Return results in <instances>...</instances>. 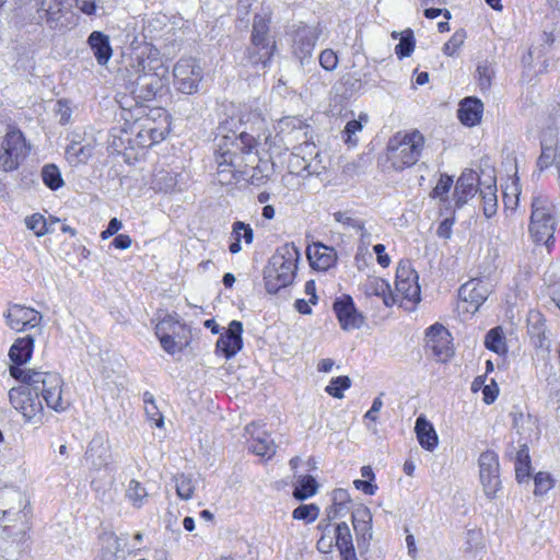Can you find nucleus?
<instances>
[{
    "mask_svg": "<svg viewBox=\"0 0 560 560\" xmlns=\"http://www.w3.org/2000/svg\"><path fill=\"white\" fill-rule=\"evenodd\" d=\"M257 140L247 132L219 135L215 138V162L219 172L242 168L257 161Z\"/></svg>",
    "mask_w": 560,
    "mask_h": 560,
    "instance_id": "f257e3e1",
    "label": "nucleus"
},
{
    "mask_svg": "<svg viewBox=\"0 0 560 560\" xmlns=\"http://www.w3.org/2000/svg\"><path fill=\"white\" fill-rule=\"evenodd\" d=\"M300 256V250L293 243L277 248L264 269L265 288L268 293H277L293 282Z\"/></svg>",
    "mask_w": 560,
    "mask_h": 560,
    "instance_id": "f03ea898",
    "label": "nucleus"
},
{
    "mask_svg": "<svg viewBox=\"0 0 560 560\" xmlns=\"http://www.w3.org/2000/svg\"><path fill=\"white\" fill-rule=\"evenodd\" d=\"M424 142V136L419 130L398 131L387 142V161L395 171L411 167L419 161Z\"/></svg>",
    "mask_w": 560,
    "mask_h": 560,
    "instance_id": "7ed1b4c3",
    "label": "nucleus"
},
{
    "mask_svg": "<svg viewBox=\"0 0 560 560\" xmlns=\"http://www.w3.org/2000/svg\"><path fill=\"white\" fill-rule=\"evenodd\" d=\"M530 208L529 235L534 243L549 248L557 224L555 205L547 195L537 192L532 198Z\"/></svg>",
    "mask_w": 560,
    "mask_h": 560,
    "instance_id": "20e7f679",
    "label": "nucleus"
},
{
    "mask_svg": "<svg viewBox=\"0 0 560 560\" xmlns=\"http://www.w3.org/2000/svg\"><path fill=\"white\" fill-rule=\"evenodd\" d=\"M27 152L28 148L23 133L16 129L7 131L0 143V170L4 172L16 170Z\"/></svg>",
    "mask_w": 560,
    "mask_h": 560,
    "instance_id": "39448f33",
    "label": "nucleus"
},
{
    "mask_svg": "<svg viewBox=\"0 0 560 560\" xmlns=\"http://www.w3.org/2000/svg\"><path fill=\"white\" fill-rule=\"evenodd\" d=\"M176 89L187 95L198 92L202 80V68L195 58H180L173 69Z\"/></svg>",
    "mask_w": 560,
    "mask_h": 560,
    "instance_id": "423d86ee",
    "label": "nucleus"
},
{
    "mask_svg": "<svg viewBox=\"0 0 560 560\" xmlns=\"http://www.w3.org/2000/svg\"><path fill=\"white\" fill-rule=\"evenodd\" d=\"M37 385L33 392L42 396L47 407L55 411H62L68 407L69 404L62 398V378L58 373L42 371Z\"/></svg>",
    "mask_w": 560,
    "mask_h": 560,
    "instance_id": "0eeeda50",
    "label": "nucleus"
},
{
    "mask_svg": "<svg viewBox=\"0 0 560 560\" xmlns=\"http://www.w3.org/2000/svg\"><path fill=\"white\" fill-rule=\"evenodd\" d=\"M135 72L138 77L135 84L133 93H137L138 97L150 101L162 90L163 81L158 73H151L148 70L147 59L137 56V63L132 65Z\"/></svg>",
    "mask_w": 560,
    "mask_h": 560,
    "instance_id": "6e6552de",
    "label": "nucleus"
},
{
    "mask_svg": "<svg viewBox=\"0 0 560 560\" xmlns=\"http://www.w3.org/2000/svg\"><path fill=\"white\" fill-rule=\"evenodd\" d=\"M478 465L485 493L490 498L494 497L501 488L498 454L490 450L482 452L479 456Z\"/></svg>",
    "mask_w": 560,
    "mask_h": 560,
    "instance_id": "1a4fd4ad",
    "label": "nucleus"
},
{
    "mask_svg": "<svg viewBox=\"0 0 560 560\" xmlns=\"http://www.w3.org/2000/svg\"><path fill=\"white\" fill-rule=\"evenodd\" d=\"M319 32L310 25L300 24L292 33V52L301 65L307 63L313 55Z\"/></svg>",
    "mask_w": 560,
    "mask_h": 560,
    "instance_id": "9d476101",
    "label": "nucleus"
},
{
    "mask_svg": "<svg viewBox=\"0 0 560 560\" xmlns=\"http://www.w3.org/2000/svg\"><path fill=\"white\" fill-rule=\"evenodd\" d=\"M451 340V334L441 324L436 323L425 331V349L441 362L447 361L454 353Z\"/></svg>",
    "mask_w": 560,
    "mask_h": 560,
    "instance_id": "9b49d317",
    "label": "nucleus"
},
{
    "mask_svg": "<svg viewBox=\"0 0 560 560\" xmlns=\"http://www.w3.org/2000/svg\"><path fill=\"white\" fill-rule=\"evenodd\" d=\"M4 317L8 326L16 331L36 328L43 319L38 311L21 304H10L4 313Z\"/></svg>",
    "mask_w": 560,
    "mask_h": 560,
    "instance_id": "f8f14e48",
    "label": "nucleus"
},
{
    "mask_svg": "<svg viewBox=\"0 0 560 560\" xmlns=\"http://www.w3.org/2000/svg\"><path fill=\"white\" fill-rule=\"evenodd\" d=\"M9 399L11 405L28 421L43 411L42 400L36 394L32 396L31 387L20 386L11 388L9 390Z\"/></svg>",
    "mask_w": 560,
    "mask_h": 560,
    "instance_id": "ddd939ff",
    "label": "nucleus"
},
{
    "mask_svg": "<svg viewBox=\"0 0 560 560\" xmlns=\"http://www.w3.org/2000/svg\"><path fill=\"white\" fill-rule=\"evenodd\" d=\"M84 458L86 464L96 470L108 468L113 464L108 440L102 434L94 435L88 445Z\"/></svg>",
    "mask_w": 560,
    "mask_h": 560,
    "instance_id": "4468645a",
    "label": "nucleus"
},
{
    "mask_svg": "<svg viewBox=\"0 0 560 560\" xmlns=\"http://www.w3.org/2000/svg\"><path fill=\"white\" fill-rule=\"evenodd\" d=\"M269 24V19L259 14H256L254 16L252 30V44L259 50H264V54L259 58L250 57L253 63L262 61V63L266 65V60H262V58H266L268 60L272 56L275 45L270 44Z\"/></svg>",
    "mask_w": 560,
    "mask_h": 560,
    "instance_id": "2eb2a0df",
    "label": "nucleus"
},
{
    "mask_svg": "<svg viewBox=\"0 0 560 560\" xmlns=\"http://www.w3.org/2000/svg\"><path fill=\"white\" fill-rule=\"evenodd\" d=\"M334 311L346 330L360 328L363 324V316L357 311L353 300L350 295H343L334 303Z\"/></svg>",
    "mask_w": 560,
    "mask_h": 560,
    "instance_id": "dca6fc26",
    "label": "nucleus"
},
{
    "mask_svg": "<svg viewBox=\"0 0 560 560\" xmlns=\"http://www.w3.org/2000/svg\"><path fill=\"white\" fill-rule=\"evenodd\" d=\"M243 324L240 320H232L225 334L217 341V351L222 352L225 359L233 358L243 346Z\"/></svg>",
    "mask_w": 560,
    "mask_h": 560,
    "instance_id": "f3484780",
    "label": "nucleus"
},
{
    "mask_svg": "<svg viewBox=\"0 0 560 560\" xmlns=\"http://www.w3.org/2000/svg\"><path fill=\"white\" fill-rule=\"evenodd\" d=\"M418 276L407 266H399L396 272V292L404 299L412 302L420 301V287Z\"/></svg>",
    "mask_w": 560,
    "mask_h": 560,
    "instance_id": "a211bd4d",
    "label": "nucleus"
},
{
    "mask_svg": "<svg viewBox=\"0 0 560 560\" xmlns=\"http://www.w3.org/2000/svg\"><path fill=\"white\" fill-rule=\"evenodd\" d=\"M70 0H36L38 12L51 28L62 25L61 18L70 8Z\"/></svg>",
    "mask_w": 560,
    "mask_h": 560,
    "instance_id": "6ab92c4d",
    "label": "nucleus"
},
{
    "mask_svg": "<svg viewBox=\"0 0 560 560\" xmlns=\"http://www.w3.org/2000/svg\"><path fill=\"white\" fill-rule=\"evenodd\" d=\"M258 427L256 423H250L245 428V431L250 435L249 450L261 457L270 458L276 453V444L269 434L266 432H257Z\"/></svg>",
    "mask_w": 560,
    "mask_h": 560,
    "instance_id": "aec40b11",
    "label": "nucleus"
},
{
    "mask_svg": "<svg viewBox=\"0 0 560 560\" xmlns=\"http://www.w3.org/2000/svg\"><path fill=\"white\" fill-rule=\"evenodd\" d=\"M372 515L368 508L358 509L352 514V524L357 534L358 547L368 548L372 539Z\"/></svg>",
    "mask_w": 560,
    "mask_h": 560,
    "instance_id": "412c9836",
    "label": "nucleus"
},
{
    "mask_svg": "<svg viewBox=\"0 0 560 560\" xmlns=\"http://www.w3.org/2000/svg\"><path fill=\"white\" fill-rule=\"evenodd\" d=\"M488 292V288L481 280L471 279L459 288L458 295L463 301L474 306V311H477L487 300Z\"/></svg>",
    "mask_w": 560,
    "mask_h": 560,
    "instance_id": "4be33fe9",
    "label": "nucleus"
},
{
    "mask_svg": "<svg viewBox=\"0 0 560 560\" xmlns=\"http://www.w3.org/2000/svg\"><path fill=\"white\" fill-rule=\"evenodd\" d=\"M88 44L98 65L105 66L113 56L109 37L100 31H93L88 38Z\"/></svg>",
    "mask_w": 560,
    "mask_h": 560,
    "instance_id": "5701e85b",
    "label": "nucleus"
},
{
    "mask_svg": "<svg viewBox=\"0 0 560 560\" xmlns=\"http://www.w3.org/2000/svg\"><path fill=\"white\" fill-rule=\"evenodd\" d=\"M483 104L476 97L464 98L458 108V118L465 126L472 127L480 122Z\"/></svg>",
    "mask_w": 560,
    "mask_h": 560,
    "instance_id": "b1692460",
    "label": "nucleus"
},
{
    "mask_svg": "<svg viewBox=\"0 0 560 560\" xmlns=\"http://www.w3.org/2000/svg\"><path fill=\"white\" fill-rule=\"evenodd\" d=\"M336 547L338 548L341 560H358L350 528L347 523L341 522L335 528Z\"/></svg>",
    "mask_w": 560,
    "mask_h": 560,
    "instance_id": "393cba45",
    "label": "nucleus"
},
{
    "mask_svg": "<svg viewBox=\"0 0 560 560\" xmlns=\"http://www.w3.org/2000/svg\"><path fill=\"white\" fill-rule=\"evenodd\" d=\"M364 293L369 296H377L389 307L396 303V295L392 292L389 283L382 278H370L364 283Z\"/></svg>",
    "mask_w": 560,
    "mask_h": 560,
    "instance_id": "a878e982",
    "label": "nucleus"
},
{
    "mask_svg": "<svg viewBox=\"0 0 560 560\" xmlns=\"http://www.w3.org/2000/svg\"><path fill=\"white\" fill-rule=\"evenodd\" d=\"M415 431L420 445L428 450L433 451L439 443L438 434L425 417L420 416L416 420Z\"/></svg>",
    "mask_w": 560,
    "mask_h": 560,
    "instance_id": "bb28decb",
    "label": "nucleus"
},
{
    "mask_svg": "<svg viewBox=\"0 0 560 560\" xmlns=\"http://www.w3.org/2000/svg\"><path fill=\"white\" fill-rule=\"evenodd\" d=\"M307 256L313 268L327 270L336 261V253L325 245H315L307 249Z\"/></svg>",
    "mask_w": 560,
    "mask_h": 560,
    "instance_id": "cd10ccee",
    "label": "nucleus"
},
{
    "mask_svg": "<svg viewBox=\"0 0 560 560\" xmlns=\"http://www.w3.org/2000/svg\"><path fill=\"white\" fill-rule=\"evenodd\" d=\"M476 176L472 172L464 173L457 179L454 198L457 207L465 205L476 194Z\"/></svg>",
    "mask_w": 560,
    "mask_h": 560,
    "instance_id": "c85d7f7f",
    "label": "nucleus"
},
{
    "mask_svg": "<svg viewBox=\"0 0 560 560\" xmlns=\"http://www.w3.org/2000/svg\"><path fill=\"white\" fill-rule=\"evenodd\" d=\"M33 348L34 337L32 335L18 338L10 348L9 357L14 364H24L31 359Z\"/></svg>",
    "mask_w": 560,
    "mask_h": 560,
    "instance_id": "c756f323",
    "label": "nucleus"
},
{
    "mask_svg": "<svg viewBox=\"0 0 560 560\" xmlns=\"http://www.w3.org/2000/svg\"><path fill=\"white\" fill-rule=\"evenodd\" d=\"M94 145L91 142L72 141L66 149L67 160L73 164H84L93 155Z\"/></svg>",
    "mask_w": 560,
    "mask_h": 560,
    "instance_id": "7c9ffc66",
    "label": "nucleus"
},
{
    "mask_svg": "<svg viewBox=\"0 0 560 560\" xmlns=\"http://www.w3.org/2000/svg\"><path fill=\"white\" fill-rule=\"evenodd\" d=\"M318 489V483L313 476L304 475L296 478L293 497L303 501L313 497Z\"/></svg>",
    "mask_w": 560,
    "mask_h": 560,
    "instance_id": "2f4dec72",
    "label": "nucleus"
},
{
    "mask_svg": "<svg viewBox=\"0 0 560 560\" xmlns=\"http://www.w3.org/2000/svg\"><path fill=\"white\" fill-rule=\"evenodd\" d=\"M530 475V457L527 445L523 444L516 453L515 458V477L518 482H523Z\"/></svg>",
    "mask_w": 560,
    "mask_h": 560,
    "instance_id": "473e14b6",
    "label": "nucleus"
},
{
    "mask_svg": "<svg viewBox=\"0 0 560 560\" xmlns=\"http://www.w3.org/2000/svg\"><path fill=\"white\" fill-rule=\"evenodd\" d=\"M21 364H15V365H11L10 366V375L24 383V384H27L32 390L34 389V387H38V383H39V378H40V373L42 371H37V370H33V369H22L20 368Z\"/></svg>",
    "mask_w": 560,
    "mask_h": 560,
    "instance_id": "72a5a7b5",
    "label": "nucleus"
},
{
    "mask_svg": "<svg viewBox=\"0 0 560 560\" xmlns=\"http://www.w3.org/2000/svg\"><path fill=\"white\" fill-rule=\"evenodd\" d=\"M480 197L483 203L485 215L491 218L498 209L497 186L490 184L485 189H480Z\"/></svg>",
    "mask_w": 560,
    "mask_h": 560,
    "instance_id": "f704fd0d",
    "label": "nucleus"
},
{
    "mask_svg": "<svg viewBox=\"0 0 560 560\" xmlns=\"http://www.w3.org/2000/svg\"><path fill=\"white\" fill-rule=\"evenodd\" d=\"M349 494L343 489L334 491V505L327 511L328 521L343 516V510H348Z\"/></svg>",
    "mask_w": 560,
    "mask_h": 560,
    "instance_id": "c9c22d12",
    "label": "nucleus"
},
{
    "mask_svg": "<svg viewBox=\"0 0 560 560\" xmlns=\"http://www.w3.org/2000/svg\"><path fill=\"white\" fill-rule=\"evenodd\" d=\"M44 184L52 190H57L63 185V179L59 168L54 164H47L42 170Z\"/></svg>",
    "mask_w": 560,
    "mask_h": 560,
    "instance_id": "e433bc0d",
    "label": "nucleus"
},
{
    "mask_svg": "<svg viewBox=\"0 0 560 560\" xmlns=\"http://www.w3.org/2000/svg\"><path fill=\"white\" fill-rule=\"evenodd\" d=\"M415 49L413 32L410 28L400 33V39L395 47V52L399 59L409 57Z\"/></svg>",
    "mask_w": 560,
    "mask_h": 560,
    "instance_id": "4c0bfd02",
    "label": "nucleus"
},
{
    "mask_svg": "<svg viewBox=\"0 0 560 560\" xmlns=\"http://www.w3.org/2000/svg\"><path fill=\"white\" fill-rule=\"evenodd\" d=\"M126 497L131 501L133 506L141 508L148 497V492L139 481L132 479L126 490Z\"/></svg>",
    "mask_w": 560,
    "mask_h": 560,
    "instance_id": "58836bf2",
    "label": "nucleus"
},
{
    "mask_svg": "<svg viewBox=\"0 0 560 560\" xmlns=\"http://www.w3.org/2000/svg\"><path fill=\"white\" fill-rule=\"evenodd\" d=\"M175 488L177 495L183 500H189L192 498L195 486L194 481L189 476L184 474L174 477Z\"/></svg>",
    "mask_w": 560,
    "mask_h": 560,
    "instance_id": "ea45409f",
    "label": "nucleus"
},
{
    "mask_svg": "<svg viewBox=\"0 0 560 560\" xmlns=\"http://www.w3.org/2000/svg\"><path fill=\"white\" fill-rule=\"evenodd\" d=\"M485 346L487 349L495 353H501L504 351V337L500 327L492 328L487 332Z\"/></svg>",
    "mask_w": 560,
    "mask_h": 560,
    "instance_id": "a19ab883",
    "label": "nucleus"
},
{
    "mask_svg": "<svg viewBox=\"0 0 560 560\" xmlns=\"http://www.w3.org/2000/svg\"><path fill=\"white\" fill-rule=\"evenodd\" d=\"M318 514L319 508L316 504H302L294 509L292 517L308 524L314 522L318 517Z\"/></svg>",
    "mask_w": 560,
    "mask_h": 560,
    "instance_id": "79ce46f5",
    "label": "nucleus"
},
{
    "mask_svg": "<svg viewBox=\"0 0 560 560\" xmlns=\"http://www.w3.org/2000/svg\"><path fill=\"white\" fill-rule=\"evenodd\" d=\"M351 386V380L348 376H337L330 380L326 387V393L335 398H342L343 390Z\"/></svg>",
    "mask_w": 560,
    "mask_h": 560,
    "instance_id": "37998d69",
    "label": "nucleus"
},
{
    "mask_svg": "<svg viewBox=\"0 0 560 560\" xmlns=\"http://www.w3.org/2000/svg\"><path fill=\"white\" fill-rule=\"evenodd\" d=\"M467 552L478 553L485 549L483 535L479 529H469L466 533V547Z\"/></svg>",
    "mask_w": 560,
    "mask_h": 560,
    "instance_id": "c03bdc74",
    "label": "nucleus"
},
{
    "mask_svg": "<svg viewBox=\"0 0 560 560\" xmlns=\"http://www.w3.org/2000/svg\"><path fill=\"white\" fill-rule=\"evenodd\" d=\"M555 150L548 143L547 131L544 132L541 139V154L537 160V166L542 171L553 163Z\"/></svg>",
    "mask_w": 560,
    "mask_h": 560,
    "instance_id": "a18cd8bd",
    "label": "nucleus"
},
{
    "mask_svg": "<svg viewBox=\"0 0 560 560\" xmlns=\"http://www.w3.org/2000/svg\"><path fill=\"white\" fill-rule=\"evenodd\" d=\"M467 35L465 30L460 28L457 30L452 37L444 44L443 46V52L446 56H454L457 50L463 46L465 43Z\"/></svg>",
    "mask_w": 560,
    "mask_h": 560,
    "instance_id": "49530a36",
    "label": "nucleus"
},
{
    "mask_svg": "<svg viewBox=\"0 0 560 560\" xmlns=\"http://www.w3.org/2000/svg\"><path fill=\"white\" fill-rule=\"evenodd\" d=\"M232 237L235 241L241 242L244 240L245 244H252L254 240V232L249 224L236 221L233 223Z\"/></svg>",
    "mask_w": 560,
    "mask_h": 560,
    "instance_id": "de8ad7c7",
    "label": "nucleus"
},
{
    "mask_svg": "<svg viewBox=\"0 0 560 560\" xmlns=\"http://www.w3.org/2000/svg\"><path fill=\"white\" fill-rule=\"evenodd\" d=\"M163 326L158 329V338L160 340L161 347L164 351L170 354H174L177 351L183 349L184 343L182 341L175 340V335H164Z\"/></svg>",
    "mask_w": 560,
    "mask_h": 560,
    "instance_id": "09e8293b",
    "label": "nucleus"
},
{
    "mask_svg": "<svg viewBox=\"0 0 560 560\" xmlns=\"http://www.w3.org/2000/svg\"><path fill=\"white\" fill-rule=\"evenodd\" d=\"M26 228L34 232L36 236H43L48 233L47 222L39 213H34L25 219Z\"/></svg>",
    "mask_w": 560,
    "mask_h": 560,
    "instance_id": "8fccbe9b",
    "label": "nucleus"
},
{
    "mask_svg": "<svg viewBox=\"0 0 560 560\" xmlns=\"http://www.w3.org/2000/svg\"><path fill=\"white\" fill-rule=\"evenodd\" d=\"M163 326L164 335H177L178 329H184V326L172 315H166L155 325V335L158 336V329Z\"/></svg>",
    "mask_w": 560,
    "mask_h": 560,
    "instance_id": "3c124183",
    "label": "nucleus"
},
{
    "mask_svg": "<svg viewBox=\"0 0 560 560\" xmlns=\"http://www.w3.org/2000/svg\"><path fill=\"white\" fill-rule=\"evenodd\" d=\"M534 482H535L534 493L536 495L545 494L552 487V479H551L550 475L548 472H544V471H540L535 476Z\"/></svg>",
    "mask_w": 560,
    "mask_h": 560,
    "instance_id": "603ef678",
    "label": "nucleus"
},
{
    "mask_svg": "<svg viewBox=\"0 0 560 560\" xmlns=\"http://www.w3.org/2000/svg\"><path fill=\"white\" fill-rule=\"evenodd\" d=\"M281 130L291 128L292 132L302 133L306 137L307 126L298 117H285L280 121Z\"/></svg>",
    "mask_w": 560,
    "mask_h": 560,
    "instance_id": "864d4df0",
    "label": "nucleus"
},
{
    "mask_svg": "<svg viewBox=\"0 0 560 560\" xmlns=\"http://www.w3.org/2000/svg\"><path fill=\"white\" fill-rule=\"evenodd\" d=\"M453 186V178L448 175H441L440 180L433 189V196L445 199Z\"/></svg>",
    "mask_w": 560,
    "mask_h": 560,
    "instance_id": "5fc2aeb1",
    "label": "nucleus"
},
{
    "mask_svg": "<svg viewBox=\"0 0 560 560\" xmlns=\"http://www.w3.org/2000/svg\"><path fill=\"white\" fill-rule=\"evenodd\" d=\"M319 63L325 70L332 71L337 68L338 57L332 49H325L319 55Z\"/></svg>",
    "mask_w": 560,
    "mask_h": 560,
    "instance_id": "6e6d98bb",
    "label": "nucleus"
},
{
    "mask_svg": "<svg viewBox=\"0 0 560 560\" xmlns=\"http://www.w3.org/2000/svg\"><path fill=\"white\" fill-rule=\"evenodd\" d=\"M478 83L481 90H488L491 85L492 70L487 65L477 67Z\"/></svg>",
    "mask_w": 560,
    "mask_h": 560,
    "instance_id": "4d7b16f0",
    "label": "nucleus"
},
{
    "mask_svg": "<svg viewBox=\"0 0 560 560\" xmlns=\"http://www.w3.org/2000/svg\"><path fill=\"white\" fill-rule=\"evenodd\" d=\"M361 130H362L361 120L353 119V120L348 121L345 127V133L347 135L346 142L348 144H352V145L357 144L358 140L353 139V136Z\"/></svg>",
    "mask_w": 560,
    "mask_h": 560,
    "instance_id": "13d9d810",
    "label": "nucleus"
},
{
    "mask_svg": "<svg viewBox=\"0 0 560 560\" xmlns=\"http://www.w3.org/2000/svg\"><path fill=\"white\" fill-rule=\"evenodd\" d=\"M482 394H483V401L487 405L492 404L497 399V397L499 395V386L494 382V380H491L490 384L483 386Z\"/></svg>",
    "mask_w": 560,
    "mask_h": 560,
    "instance_id": "bf43d9fd",
    "label": "nucleus"
},
{
    "mask_svg": "<svg viewBox=\"0 0 560 560\" xmlns=\"http://www.w3.org/2000/svg\"><path fill=\"white\" fill-rule=\"evenodd\" d=\"M332 215L338 223L352 229L359 226V223L361 222L353 219L348 211H337Z\"/></svg>",
    "mask_w": 560,
    "mask_h": 560,
    "instance_id": "052dcab7",
    "label": "nucleus"
},
{
    "mask_svg": "<svg viewBox=\"0 0 560 560\" xmlns=\"http://www.w3.org/2000/svg\"><path fill=\"white\" fill-rule=\"evenodd\" d=\"M144 410H145V413H147L148 418L151 421H154L156 427H162L163 425V416L159 411L158 406L155 405V402L154 404H150V405H145L144 406Z\"/></svg>",
    "mask_w": 560,
    "mask_h": 560,
    "instance_id": "680f3d73",
    "label": "nucleus"
},
{
    "mask_svg": "<svg viewBox=\"0 0 560 560\" xmlns=\"http://www.w3.org/2000/svg\"><path fill=\"white\" fill-rule=\"evenodd\" d=\"M453 219H444L438 226L436 234L439 237L450 238L452 235Z\"/></svg>",
    "mask_w": 560,
    "mask_h": 560,
    "instance_id": "e2e57ef3",
    "label": "nucleus"
},
{
    "mask_svg": "<svg viewBox=\"0 0 560 560\" xmlns=\"http://www.w3.org/2000/svg\"><path fill=\"white\" fill-rule=\"evenodd\" d=\"M75 7L88 15H92L96 11V5L93 0H74Z\"/></svg>",
    "mask_w": 560,
    "mask_h": 560,
    "instance_id": "0e129e2a",
    "label": "nucleus"
},
{
    "mask_svg": "<svg viewBox=\"0 0 560 560\" xmlns=\"http://www.w3.org/2000/svg\"><path fill=\"white\" fill-rule=\"evenodd\" d=\"M353 485L358 490H362L365 494L370 495H373L377 489V487L369 480L357 479L353 481Z\"/></svg>",
    "mask_w": 560,
    "mask_h": 560,
    "instance_id": "69168bd1",
    "label": "nucleus"
},
{
    "mask_svg": "<svg viewBox=\"0 0 560 560\" xmlns=\"http://www.w3.org/2000/svg\"><path fill=\"white\" fill-rule=\"evenodd\" d=\"M374 253L377 256V262L382 267H387L390 262L389 256L385 254V246L383 244H376L374 247Z\"/></svg>",
    "mask_w": 560,
    "mask_h": 560,
    "instance_id": "338daca9",
    "label": "nucleus"
},
{
    "mask_svg": "<svg viewBox=\"0 0 560 560\" xmlns=\"http://www.w3.org/2000/svg\"><path fill=\"white\" fill-rule=\"evenodd\" d=\"M113 246L118 249H128L131 246V238L127 234H118L112 242Z\"/></svg>",
    "mask_w": 560,
    "mask_h": 560,
    "instance_id": "774afa93",
    "label": "nucleus"
}]
</instances>
